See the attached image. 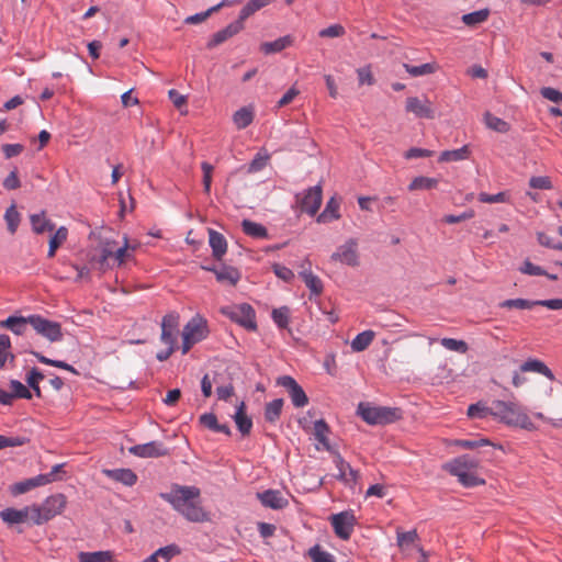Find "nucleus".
Masks as SVG:
<instances>
[{
	"mask_svg": "<svg viewBox=\"0 0 562 562\" xmlns=\"http://www.w3.org/2000/svg\"><path fill=\"white\" fill-rule=\"evenodd\" d=\"M159 496L191 522L210 520V514L201 505V491L196 486L173 484L169 492L160 493Z\"/></svg>",
	"mask_w": 562,
	"mask_h": 562,
	"instance_id": "f257e3e1",
	"label": "nucleus"
},
{
	"mask_svg": "<svg viewBox=\"0 0 562 562\" xmlns=\"http://www.w3.org/2000/svg\"><path fill=\"white\" fill-rule=\"evenodd\" d=\"M491 416L510 427H518L529 431L536 430L526 409L515 402L494 401L490 409Z\"/></svg>",
	"mask_w": 562,
	"mask_h": 562,
	"instance_id": "f03ea898",
	"label": "nucleus"
},
{
	"mask_svg": "<svg viewBox=\"0 0 562 562\" xmlns=\"http://www.w3.org/2000/svg\"><path fill=\"white\" fill-rule=\"evenodd\" d=\"M66 506L67 497L64 494L50 495L41 505H33L31 521L35 525H43L60 515Z\"/></svg>",
	"mask_w": 562,
	"mask_h": 562,
	"instance_id": "7ed1b4c3",
	"label": "nucleus"
},
{
	"mask_svg": "<svg viewBox=\"0 0 562 562\" xmlns=\"http://www.w3.org/2000/svg\"><path fill=\"white\" fill-rule=\"evenodd\" d=\"M358 414L370 425H385L401 418L398 408L372 406L369 403H360L358 405Z\"/></svg>",
	"mask_w": 562,
	"mask_h": 562,
	"instance_id": "20e7f679",
	"label": "nucleus"
},
{
	"mask_svg": "<svg viewBox=\"0 0 562 562\" xmlns=\"http://www.w3.org/2000/svg\"><path fill=\"white\" fill-rule=\"evenodd\" d=\"M207 335L206 321L204 318H192L182 333V353L189 352L191 347L201 341Z\"/></svg>",
	"mask_w": 562,
	"mask_h": 562,
	"instance_id": "39448f33",
	"label": "nucleus"
},
{
	"mask_svg": "<svg viewBox=\"0 0 562 562\" xmlns=\"http://www.w3.org/2000/svg\"><path fill=\"white\" fill-rule=\"evenodd\" d=\"M330 524L336 536L342 540H348L357 524V518L351 510H345L330 517Z\"/></svg>",
	"mask_w": 562,
	"mask_h": 562,
	"instance_id": "423d86ee",
	"label": "nucleus"
},
{
	"mask_svg": "<svg viewBox=\"0 0 562 562\" xmlns=\"http://www.w3.org/2000/svg\"><path fill=\"white\" fill-rule=\"evenodd\" d=\"M323 201V189L321 184L314 186L308 188L304 191V194L302 198L300 195H296V202L300 205V209L302 212L307 213L311 216H314Z\"/></svg>",
	"mask_w": 562,
	"mask_h": 562,
	"instance_id": "0eeeda50",
	"label": "nucleus"
},
{
	"mask_svg": "<svg viewBox=\"0 0 562 562\" xmlns=\"http://www.w3.org/2000/svg\"><path fill=\"white\" fill-rule=\"evenodd\" d=\"M35 331L49 341H59L63 338L60 325L48 318H29Z\"/></svg>",
	"mask_w": 562,
	"mask_h": 562,
	"instance_id": "6e6552de",
	"label": "nucleus"
},
{
	"mask_svg": "<svg viewBox=\"0 0 562 562\" xmlns=\"http://www.w3.org/2000/svg\"><path fill=\"white\" fill-rule=\"evenodd\" d=\"M277 384L286 389L295 407H304L308 403V398L304 390L292 376L282 375L277 380Z\"/></svg>",
	"mask_w": 562,
	"mask_h": 562,
	"instance_id": "1a4fd4ad",
	"label": "nucleus"
},
{
	"mask_svg": "<svg viewBox=\"0 0 562 562\" xmlns=\"http://www.w3.org/2000/svg\"><path fill=\"white\" fill-rule=\"evenodd\" d=\"M245 29V24H243L239 19L237 18L235 21L226 25L224 29L217 31L212 35L210 41L206 43L207 49H213L214 47L223 44L227 40L232 38L233 36L237 35L239 32H241Z\"/></svg>",
	"mask_w": 562,
	"mask_h": 562,
	"instance_id": "9d476101",
	"label": "nucleus"
},
{
	"mask_svg": "<svg viewBox=\"0 0 562 562\" xmlns=\"http://www.w3.org/2000/svg\"><path fill=\"white\" fill-rule=\"evenodd\" d=\"M128 451L139 458H158L168 454V449L159 441L136 445L131 447Z\"/></svg>",
	"mask_w": 562,
	"mask_h": 562,
	"instance_id": "9b49d317",
	"label": "nucleus"
},
{
	"mask_svg": "<svg viewBox=\"0 0 562 562\" xmlns=\"http://www.w3.org/2000/svg\"><path fill=\"white\" fill-rule=\"evenodd\" d=\"M334 463L338 470L337 479L347 485H355L359 480V472L355 470L344 458L338 453H334Z\"/></svg>",
	"mask_w": 562,
	"mask_h": 562,
	"instance_id": "f8f14e48",
	"label": "nucleus"
},
{
	"mask_svg": "<svg viewBox=\"0 0 562 562\" xmlns=\"http://www.w3.org/2000/svg\"><path fill=\"white\" fill-rule=\"evenodd\" d=\"M419 536L416 530L402 531L397 529L396 541L401 552L407 557L417 551L420 546L418 544Z\"/></svg>",
	"mask_w": 562,
	"mask_h": 562,
	"instance_id": "ddd939ff",
	"label": "nucleus"
},
{
	"mask_svg": "<svg viewBox=\"0 0 562 562\" xmlns=\"http://www.w3.org/2000/svg\"><path fill=\"white\" fill-rule=\"evenodd\" d=\"M356 247V240L349 239L345 245L340 246L330 258L334 261H341L348 266L356 267L359 265Z\"/></svg>",
	"mask_w": 562,
	"mask_h": 562,
	"instance_id": "4468645a",
	"label": "nucleus"
},
{
	"mask_svg": "<svg viewBox=\"0 0 562 562\" xmlns=\"http://www.w3.org/2000/svg\"><path fill=\"white\" fill-rule=\"evenodd\" d=\"M406 112L414 113L419 119H434L435 112L431 109V102L428 99H425L423 102L417 97H409L406 99L405 105Z\"/></svg>",
	"mask_w": 562,
	"mask_h": 562,
	"instance_id": "2eb2a0df",
	"label": "nucleus"
},
{
	"mask_svg": "<svg viewBox=\"0 0 562 562\" xmlns=\"http://www.w3.org/2000/svg\"><path fill=\"white\" fill-rule=\"evenodd\" d=\"M209 245L212 249V257L222 262L227 252V240L223 234L213 228H209Z\"/></svg>",
	"mask_w": 562,
	"mask_h": 562,
	"instance_id": "dca6fc26",
	"label": "nucleus"
},
{
	"mask_svg": "<svg viewBox=\"0 0 562 562\" xmlns=\"http://www.w3.org/2000/svg\"><path fill=\"white\" fill-rule=\"evenodd\" d=\"M32 509L33 505L26 506L22 509L5 508L0 512V517L4 522L9 525L22 524L29 519L31 520V516L33 515Z\"/></svg>",
	"mask_w": 562,
	"mask_h": 562,
	"instance_id": "f3484780",
	"label": "nucleus"
},
{
	"mask_svg": "<svg viewBox=\"0 0 562 562\" xmlns=\"http://www.w3.org/2000/svg\"><path fill=\"white\" fill-rule=\"evenodd\" d=\"M261 504L272 509H282L288 506L289 502L283 497L280 491L268 490L258 494Z\"/></svg>",
	"mask_w": 562,
	"mask_h": 562,
	"instance_id": "a211bd4d",
	"label": "nucleus"
},
{
	"mask_svg": "<svg viewBox=\"0 0 562 562\" xmlns=\"http://www.w3.org/2000/svg\"><path fill=\"white\" fill-rule=\"evenodd\" d=\"M479 468V460L469 454L460 456L445 465L447 471L472 472Z\"/></svg>",
	"mask_w": 562,
	"mask_h": 562,
	"instance_id": "6ab92c4d",
	"label": "nucleus"
},
{
	"mask_svg": "<svg viewBox=\"0 0 562 562\" xmlns=\"http://www.w3.org/2000/svg\"><path fill=\"white\" fill-rule=\"evenodd\" d=\"M102 473L126 486H133L137 482V475L131 469H103Z\"/></svg>",
	"mask_w": 562,
	"mask_h": 562,
	"instance_id": "aec40b11",
	"label": "nucleus"
},
{
	"mask_svg": "<svg viewBox=\"0 0 562 562\" xmlns=\"http://www.w3.org/2000/svg\"><path fill=\"white\" fill-rule=\"evenodd\" d=\"M293 42V36L288 34L277 38L276 41L261 43L260 50L266 55L280 53L283 49L292 46Z\"/></svg>",
	"mask_w": 562,
	"mask_h": 562,
	"instance_id": "412c9836",
	"label": "nucleus"
},
{
	"mask_svg": "<svg viewBox=\"0 0 562 562\" xmlns=\"http://www.w3.org/2000/svg\"><path fill=\"white\" fill-rule=\"evenodd\" d=\"M216 281L220 283H227L235 286L241 278L240 271L229 265L222 263L218 271L216 272Z\"/></svg>",
	"mask_w": 562,
	"mask_h": 562,
	"instance_id": "4be33fe9",
	"label": "nucleus"
},
{
	"mask_svg": "<svg viewBox=\"0 0 562 562\" xmlns=\"http://www.w3.org/2000/svg\"><path fill=\"white\" fill-rule=\"evenodd\" d=\"M241 229L243 232L252 238L258 239H267L269 238V233L266 226H263L260 223H256L251 220L245 218L241 222Z\"/></svg>",
	"mask_w": 562,
	"mask_h": 562,
	"instance_id": "5701e85b",
	"label": "nucleus"
},
{
	"mask_svg": "<svg viewBox=\"0 0 562 562\" xmlns=\"http://www.w3.org/2000/svg\"><path fill=\"white\" fill-rule=\"evenodd\" d=\"M521 372H536L539 374L544 375L550 381H553L554 374L553 372L547 367L544 362L538 359H528L520 366Z\"/></svg>",
	"mask_w": 562,
	"mask_h": 562,
	"instance_id": "b1692460",
	"label": "nucleus"
},
{
	"mask_svg": "<svg viewBox=\"0 0 562 562\" xmlns=\"http://www.w3.org/2000/svg\"><path fill=\"white\" fill-rule=\"evenodd\" d=\"M45 215L46 212L42 211L30 216L32 229L35 234H43L45 232H53L55 229V224L50 220L46 218Z\"/></svg>",
	"mask_w": 562,
	"mask_h": 562,
	"instance_id": "393cba45",
	"label": "nucleus"
},
{
	"mask_svg": "<svg viewBox=\"0 0 562 562\" xmlns=\"http://www.w3.org/2000/svg\"><path fill=\"white\" fill-rule=\"evenodd\" d=\"M339 201L335 196H331L326 203L324 211L317 216V223H329L334 220H339Z\"/></svg>",
	"mask_w": 562,
	"mask_h": 562,
	"instance_id": "a878e982",
	"label": "nucleus"
},
{
	"mask_svg": "<svg viewBox=\"0 0 562 562\" xmlns=\"http://www.w3.org/2000/svg\"><path fill=\"white\" fill-rule=\"evenodd\" d=\"M220 313L224 316H256L255 308L248 303L222 306Z\"/></svg>",
	"mask_w": 562,
	"mask_h": 562,
	"instance_id": "bb28decb",
	"label": "nucleus"
},
{
	"mask_svg": "<svg viewBox=\"0 0 562 562\" xmlns=\"http://www.w3.org/2000/svg\"><path fill=\"white\" fill-rule=\"evenodd\" d=\"M274 2V0H249L240 10L238 19L245 24V21L255 14L257 11L266 8L267 5Z\"/></svg>",
	"mask_w": 562,
	"mask_h": 562,
	"instance_id": "cd10ccee",
	"label": "nucleus"
},
{
	"mask_svg": "<svg viewBox=\"0 0 562 562\" xmlns=\"http://www.w3.org/2000/svg\"><path fill=\"white\" fill-rule=\"evenodd\" d=\"M234 420L236 423V426L238 430L245 436L248 435L252 427L251 419L246 414V406L245 403L241 402L239 406L237 407V411L234 415Z\"/></svg>",
	"mask_w": 562,
	"mask_h": 562,
	"instance_id": "c85d7f7f",
	"label": "nucleus"
},
{
	"mask_svg": "<svg viewBox=\"0 0 562 562\" xmlns=\"http://www.w3.org/2000/svg\"><path fill=\"white\" fill-rule=\"evenodd\" d=\"M176 318H164L161 323V340L168 347H176Z\"/></svg>",
	"mask_w": 562,
	"mask_h": 562,
	"instance_id": "c756f323",
	"label": "nucleus"
},
{
	"mask_svg": "<svg viewBox=\"0 0 562 562\" xmlns=\"http://www.w3.org/2000/svg\"><path fill=\"white\" fill-rule=\"evenodd\" d=\"M68 229L60 226L49 238L47 257L53 258L57 249L67 240Z\"/></svg>",
	"mask_w": 562,
	"mask_h": 562,
	"instance_id": "7c9ffc66",
	"label": "nucleus"
},
{
	"mask_svg": "<svg viewBox=\"0 0 562 562\" xmlns=\"http://www.w3.org/2000/svg\"><path fill=\"white\" fill-rule=\"evenodd\" d=\"M471 155V150L469 145H463L461 148L453 150H445L440 154L438 161L439 162H448V161H459L468 159Z\"/></svg>",
	"mask_w": 562,
	"mask_h": 562,
	"instance_id": "2f4dec72",
	"label": "nucleus"
},
{
	"mask_svg": "<svg viewBox=\"0 0 562 562\" xmlns=\"http://www.w3.org/2000/svg\"><path fill=\"white\" fill-rule=\"evenodd\" d=\"M234 124L238 130H244L254 121V111L251 108L243 106L233 115Z\"/></svg>",
	"mask_w": 562,
	"mask_h": 562,
	"instance_id": "473e14b6",
	"label": "nucleus"
},
{
	"mask_svg": "<svg viewBox=\"0 0 562 562\" xmlns=\"http://www.w3.org/2000/svg\"><path fill=\"white\" fill-rule=\"evenodd\" d=\"M491 14L490 9L484 8L477 11L465 13L462 15V22L469 27H475L477 24L485 22Z\"/></svg>",
	"mask_w": 562,
	"mask_h": 562,
	"instance_id": "72a5a7b5",
	"label": "nucleus"
},
{
	"mask_svg": "<svg viewBox=\"0 0 562 562\" xmlns=\"http://www.w3.org/2000/svg\"><path fill=\"white\" fill-rule=\"evenodd\" d=\"M485 125L495 132L507 133L510 131V124L501 117L493 115L490 111H486L483 115Z\"/></svg>",
	"mask_w": 562,
	"mask_h": 562,
	"instance_id": "f704fd0d",
	"label": "nucleus"
},
{
	"mask_svg": "<svg viewBox=\"0 0 562 562\" xmlns=\"http://www.w3.org/2000/svg\"><path fill=\"white\" fill-rule=\"evenodd\" d=\"M451 475L458 477L459 482L465 487H473L482 485L485 481L477 476L476 471L461 472L460 471H448Z\"/></svg>",
	"mask_w": 562,
	"mask_h": 562,
	"instance_id": "c9c22d12",
	"label": "nucleus"
},
{
	"mask_svg": "<svg viewBox=\"0 0 562 562\" xmlns=\"http://www.w3.org/2000/svg\"><path fill=\"white\" fill-rule=\"evenodd\" d=\"M113 251L108 248H102L100 255H93L89 258V263L92 268H98L100 271H105L109 267V259H112Z\"/></svg>",
	"mask_w": 562,
	"mask_h": 562,
	"instance_id": "e433bc0d",
	"label": "nucleus"
},
{
	"mask_svg": "<svg viewBox=\"0 0 562 562\" xmlns=\"http://www.w3.org/2000/svg\"><path fill=\"white\" fill-rule=\"evenodd\" d=\"M328 434L329 427L324 419H319L314 423V436L316 440L324 447V449L330 451Z\"/></svg>",
	"mask_w": 562,
	"mask_h": 562,
	"instance_id": "4c0bfd02",
	"label": "nucleus"
},
{
	"mask_svg": "<svg viewBox=\"0 0 562 562\" xmlns=\"http://www.w3.org/2000/svg\"><path fill=\"white\" fill-rule=\"evenodd\" d=\"M438 179L436 178H429L425 176H418L415 177L411 183L408 184L409 191H416V190H431L437 188L438 186Z\"/></svg>",
	"mask_w": 562,
	"mask_h": 562,
	"instance_id": "58836bf2",
	"label": "nucleus"
},
{
	"mask_svg": "<svg viewBox=\"0 0 562 562\" xmlns=\"http://www.w3.org/2000/svg\"><path fill=\"white\" fill-rule=\"evenodd\" d=\"M299 276L313 294L319 295L323 292V282L312 271H302Z\"/></svg>",
	"mask_w": 562,
	"mask_h": 562,
	"instance_id": "ea45409f",
	"label": "nucleus"
},
{
	"mask_svg": "<svg viewBox=\"0 0 562 562\" xmlns=\"http://www.w3.org/2000/svg\"><path fill=\"white\" fill-rule=\"evenodd\" d=\"M29 318H5L0 322V327L7 328L16 335L24 334Z\"/></svg>",
	"mask_w": 562,
	"mask_h": 562,
	"instance_id": "a19ab883",
	"label": "nucleus"
},
{
	"mask_svg": "<svg viewBox=\"0 0 562 562\" xmlns=\"http://www.w3.org/2000/svg\"><path fill=\"white\" fill-rule=\"evenodd\" d=\"M374 337V333L372 330H364L358 334L355 339L351 341V348L353 351H363L372 342Z\"/></svg>",
	"mask_w": 562,
	"mask_h": 562,
	"instance_id": "79ce46f5",
	"label": "nucleus"
},
{
	"mask_svg": "<svg viewBox=\"0 0 562 562\" xmlns=\"http://www.w3.org/2000/svg\"><path fill=\"white\" fill-rule=\"evenodd\" d=\"M283 407V400L277 398L269 402L265 407V418L270 423H276L281 415Z\"/></svg>",
	"mask_w": 562,
	"mask_h": 562,
	"instance_id": "37998d69",
	"label": "nucleus"
},
{
	"mask_svg": "<svg viewBox=\"0 0 562 562\" xmlns=\"http://www.w3.org/2000/svg\"><path fill=\"white\" fill-rule=\"evenodd\" d=\"M79 562H109L112 560L110 551L80 552L78 554Z\"/></svg>",
	"mask_w": 562,
	"mask_h": 562,
	"instance_id": "c03bdc74",
	"label": "nucleus"
},
{
	"mask_svg": "<svg viewBox=\"0 0 562 562\" xmlns=\"http://www.w3.org/2000/svg\"><path fill=\"white\" fill-rule=\"evenodd\" d=\"M403 67L411 76L418 77V76L434 74L438 66L436 63H426L420 66H413L409 64H404Z\"/></svg>",
	"mask_w": 562,
	"mask_h": 562,
	"instance_id": "a18cd8bd",
	"label": "nucleus"
},
{
	"mask_svg": "<svg viewBox=\"0 0 562 562\" xmlns=\"http://www.w3.org/2000/svg\"><path fill=\"white\" fill-rule=\"evenodd\" d=\"M4 220L8 225V231L11 234H14L19 227L21 217L20 213L16 211V205L12 203L5 211Z\"/></svg>",
	"mask_w": 562,
	"mask_h": 562,
	"instance_id": "49530a36",
	"label": "nucleus"
},
{
	"mask_svg": "<svg viewBox=\"0 0 562 562\" xmlns=\"http://www.w3.org/2000/svg\"><path fill=\"white\" fill-rule=\"evenodd\" d=\"M10 392L13 398H26L30 400L32 397L31 391L20 381L11 380L10 381Z\"/></svg>",
	"mask_w": 562,
	"mask_h": 562,
	"instance_id": "de8ad7c7",
	"label": "nucleus"
},
{
	"mask_svg": "<svg viewBox=\"0 0 562 562\" xmlns=\"http://www.w3.org/2000/svg\"><path fill=\"white\" fill-rule=\"evenodd\" d=\"M44 379V375L42 372H40L37 369H32L26 376V382L29 386L35 392L36 396L41 397V389H40V382Z\"/></svg>",
	"mask_w": 562,
	"mask_h": 562,
	"instance_id": "09e8293b",
	"label": "nucleus"
},
{
	"mask_svg": "<svg viewBox=\"0 0 562 562\" xmlns=\"http://www.w3.org/2000/svg\"><path fill=\"white\" fill-rule=\"evenodd\" d=\"M499 306L508 308L516 307L520 310H531L532 307H535V303L533 301L526 299H510L501 302Z\"/></svg>",
	"mask_w": 562,
	"mask_h": 562,
	"instance_id": "8fccbe9b",
	"label": "nucleus"
},
{
	"mask_svg": "<svg viewBox=\"0 0 562 562\" xmlns=\"http://www.w3.org/2000/svg\"><path fill=\"white\" fill-rule=\"evenodd\" d=\"M308 555L313 562H335L334 555L327 551L322 550L319 546L311 548Z\"/></svg>",
	"mask_w": 562,
	"mask_h": 562,
	"instance_id": "3c124183",
	"label": "nucleus"
},
{
	"mask_svg": "<svg viewBox=\"0 0 562 562\" xmlns=\"http://www.w3.org/2000/svg\"><path fill=\"white\" fill-rule=\"evenodd\" d=\"M477 199L483 203H504L509 201V194L506 191H502L496 194L481 192Z\"/></svg>",
	"mask_w": 562,
	"mask_h": 562,
	"instance_id": "603ef678",
	"label": "nucleus"
},
{
	"mask_svg": "<svg viewBox=\"0 0 562 562\" xmlns=\"http://www.w3.org/2000/svg\"><path fill=\"white\" fill-rule=\"evenodd\" d=\"M529 187L539 190H551L553 188L551 178L548 176H533L529 179Z\"/></svg>",
	"mask_w": 562,
	"mask_h": 562,
	"instance_id": "864d4df0",
	"label": "nucleus"
},
{
	"mask_svg": "<svg viewBox=\"0 0 562 562\" xmlns=\"http://www.w3.org/2000/svg\"><path fill=\"white\" fill-rule=\"evenodd\" d=\"M456 445L463 449H477L484 446H493V443L485 438H480L475 440H469V439H460L456 441Z\"/></svg>",
	"mask_w": 562,
	"mask_h": 562,
	"instance_id": "5fc2aeb1",
	"label": "nucleus"
},
{
	"mask_svg": "<svg viewBox=\"0 0 562 562\" xmlns=\"http://www.w3.org/2000/svg\"><path fill=\"white\" fill-rule=\"evenodd\" d=\"M357 74H358L359 85L366 83L368 86H373L375 83V78L372 74L371 65H367L364 67L358 68Z\"/></svg>",
	"mask_w": 562,
	"mask_h": 562,
	"instance_id": "6e6d98bb",
	"label": "nucleus"
},
{
	"mask_svg": "<svg viewBox=\"0 0 562 562\" xmlns=\"http://www.w3.org/2000/svg\"><path fill=\"white\" fill-rule=\"evenodd\" d=\"M441 345L448 350L461 353H464L468 350V346L463 340H458L453 338L441 339Z\"/></svg>",
	"mask_w": 562,
	"mask_h": 562,
	"instance_id": "4d7b16f0",
	"label": "nucleus"
},
{
	"mask_svg": "<svg viewBox=\"0 0 562 562\" xmlns=\"http://www.w3.org/2000/svg\"><path fill=\"white\" fill-rule=\"evenodd\" d=\"M201 169L203 171V191L206 194H210L211 183H212V173H213L214 167L211 164L203 161L201 164Z\"/></svg>",
	"mask_w": 562,
	"mask_h": 562,
	"instance_id": "13d9d810",
	"label": "nucleus"
},
{
	"mask_svg": "<svg viewBox=\"0 0 562 562\" xmlns=\"http://www.w3.org/2000/svg\"><path fill=\"white\" fill-rule=\"evenodd\" d=\"M2 186L5 190L9 191L16 190L21 187L16 167L3 179Z\"/></svg>",
	"mask_w": 562,
	"mask_h": 562,
	"instance_id": "bf43d9fd",
	"label": "nucleus"
},
{
	"mask_svg": "<svg viewBox=\"0 0 562 562\" xmlns=\"http://www.w3.org/2000/svg\"><path fill=\"white\" fill-rule=\"evenodd\" d=\"M11 347L8 335H0V368H3L9 356L13 357L9 349Z\"/></svg>",
	"mask_w": 562,
	"mask_h": 562,
	"instance_id": "052dcab7",
	"label": "nucleus"
},
{
	"mask_svg": "<svg viewBox=\"0 0 562 562\" xmlns=\"http://www.w3.org/2000/svg\"><path fill=\"white\" fill-rule=\"evenodd\" d=\"M491 406H484L481 404H472L468 408V416L471 418H484L491 416L490 414Z\"/></svg>",
	"mask_w": 562,
	"mask_h": 562,
	"instance_id": "680f3d73",
	"label": "nucleus"
},
{
	"mask_svg": "<svg viewBox=\"0 0 562 562\" xmlns=\"http://www.w3.org/2000/svg\"><path fill=\"white\" fill-rule=\"evenodd\" d=\"M27 438L25 437H7L0 435V450L7 447H21L27 442Z\"/></svg>",
	"mask_w": 562,
	"mask_h": 562,
	"instance_id": "e2e57ef3",
	"label": "nucleus"
},
{
	"mask_svg": "<svg viewBox=\"0 0 562 562\" xmlns=\"http://www.w3.org/2000/svg\"><path fill=\"white\" fill-rule=\"evenodd\" d=\"M180 553V549L176 544H170L164 548H159L156 551V555L162 559V562H169L171 558Z\"/></svg>",
	"mask_w": 562,
	"mask_h": 562,
	"instance_id": "0e129e2a",
	"label": "nucleus"
},
{
	"mask_svg": "<svg viewBox=\"0 0 562 562\" xmlns=\"http://www.w3.org/2000/svg\"><path fill=\"white\" fill-rule=\"evenodd\" d=\"M519 271L529 276H542L547 274V271L540 266L533 265L529 259H526L522 266L519 268Z\"/></svg>",
	"mask_w": 562,
	"mask_h": 562,
	"instance_id": "69168bd1",
	"label": "nucleus"
},
{
	"mask_svg": "<svg viewBox=\"0 0 562 562\" xmlns=\"http://www.w3.org/2000/svg\"><path fill=\"white\" fill-rule=\"evenodd\" d=\"M346 31L341 24H333L326 29L319 31L318 35L321 37H340L345 35Z\"/></svg>",
	"mask_w": 562,
	"mask_h": 562,
	"instance_id": "338daca9",
	"label": "nucleus"
},
{
	"mask_svg": "<svg viewBox=\"0 0 562 562\" xmlns=\"http://www.w3.org/2000/svg\"><path fill=\"white\" fill-rule=\"evenodd\" d=\"M33 488H34L33 481L30 477L24 481L14 483L13 485H11L10 491L13 495H21V494H24V493L33 490Z\"/></svg>",
	"mask_w": 562,
	"mask_h": 562,
	"instance_id": "774afa93",
	"label": "nucleus"
}]
</instances>
